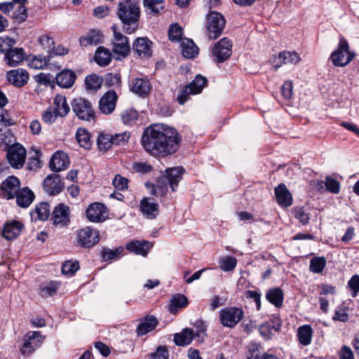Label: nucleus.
<instances>
[{"label": "nucleus", "mask_w": 359, "mask_h": 359, "mask_svg": "<svg viewBox=\"0 0 359 359\" xmlns=\"http://www.w3.org/2000/svg\"><path fill=\"white\" fill-rule=\"evenodd\" d=\"M53 224L65 225L69 222V208L64 203L57 205L52 212Z\"/></svg>", "instance_id": "aec40b11"}, {"label": "nucleus", "mask_w": 359, "mask_h": 359, "mask_svg": "<svg viewBox=\"0 0 359 359\" xmlns=\"http://www.w3.org/2000/svg\"><path fill=\"white\" fill-rule=\"evenodd\" d=\"M95 61L100 66H107L111 62L110 51L102 47H99L95 54Z\"/></svg>", "instance_id": "4c0bfd02"}, {"label": "nucleus", "mask_w": 359, "mask_h": 359, "mask_svg": "<svg viewBox=\"0 0 359 359\" xmlns=\"http://www.w3.org/2000/svg\"><path fill=\"white\" fill-rule=\"evenodd\" d=\"M103 79L101 76L95 74H90L86 78V88L89 90H96L101 88Z\"/></svg>", "instance_id": "49530a36"}, {"label": "nucleus", "mask_w": 359, "mask_h": 359, "mask_svg": "<svg viewBox=\"0 0 359 359\" xmlns=\"http://www.w3.org/2000/svg\"><path fill=\"white\" fill-rule=\"evenodd\" d=\"M274 191L277 202L280 205L288 207L292 205V194L284 184H280L275 188Z\"/></svg>", "instance_id": "b1692460"}, {"label": "nucleus", "mask_w": 359, "mask_h": 359, "mask_svg": "<svg viewBox=\"0 0 359 359\" xmlns=\"http://www.w3.org/2000/svg\"><path fill=\"white\" fill-rule=\"evenodd\" d=\"M73 111L83 121H90L95 116V111L92 104L83 97L74 98L72 102Z\"/></svg>", "instance_id": "423d86ee"}, {"label": "nucleus", "mask_w": 359, "mask_h": 359, "mask_svg": "<svg viewBox=\"0 0 359 359\" xmlns=\"http://www.w3.org/2000/svg\"><path fill=\"white\" fill-rule=\"evenodd\" d=\"M182 54L187 58H193L198 53V48L194 42L189 39L182 41Z\"/></svg>", "instance_id": "72a5a7b5"}, {"label": "nucleus", "mask_w": 359, "mask_h": 359, "mask_svg": "<svg viewBox=\"0 0 359 359\" xmlns=\"http://www.w3.org/2000/svg\"><path fill=\"white\" fill-rule=\"evenodd\" d=\"M76 139L81 147L88 149L91 147L90 135L87 130L79 128L76 133Z\"/></svg>", "instance_id": "ea45409f"}, {"label": "nucleus", "mask_w": 359, "mask_h": 359, "mask_svg": "<svg viewBox=\"0 0 359 359\" xmlns=\"http://www.w3.org/2000/svg\"><path fill=\"white\" fill-rule=\"evenodd\" d=\"M112 137V143L113 145H124L126 144L128 140L130 139V133L126 131L121 133H116L114 135H111Z\"/></svg>", "instance_id": "5fc2aeb1"}, {"label": "nucleus", "mask_w": 359, "mask_h": 359, "mask_svg": "<svg viewBox=\"0 0 359 359\" xmlns=\"http://www.w3.org/2000/svg\"><path fill=\"white\" fill-rule=\"evenodd\" d=\"M117 15L123 24L128 34L137 29V22L140 16V8L135 1L126 0L118 4Z\"/></svg>", "instance_id": "f03ea898"}, {"label": "nucleus", "mask_w": 359, "mask_h": 359, "mask_svg": "<svg viewBox=\"0 0 359 359\" xmlns=\"http://www.w3.org/2000/svg\"><path fill=\"white\" fill-rule=\"evenodd\" d=\"M7 79L16 87H22L29 80V73L26 69L18 68L9 71L7 73Z\"/></svg>", "instance_id": "6ab92c4d"}, {"label": "nucleus", "mask_w": 359, "mask_h": 359, "mask_svg": "<svg viewBox=\"0 0 359 359\" xmlns=\"http://www.w3.org/2000/svg\"><path fill=\"white\" fill-rule=\"evenodd\" d=\"M102 35L99 31L91 30L87 35L81 37L80 43L82 46L97 45L101 41Z\"/></svg>", "instance_id": "a19ab883"}, {"label": "nucleus", "mask_w": 359, "mask_h": 359, "mask_svg": "<svg viewBox=\"0 0 359 359\" xmlns=\"http://www.w3.org/2000/svg\"><path fill=\"white\" fill-rule=\"evenodd\" d=\"M140 210L147 219H155L158 213V204L153 198H144L140 201Z\"/></svg>", "instance_id": "a211bd4d"}, {"label": "nucleus", "mask_w": 359, "mask_h": 359, "mask_svg": "<svg viewBox=\"0 0 359 359\" xmlns=\"http://www.w3.org/2000/svg\"><path fill=\"white\" fill-rule=\"evenodd\" d=\"M194 336L192 330L186 328L182 332L174 335V341L177 346H187L192 341Z\"/></svg>", "instance_id": "473e14b6"}, {"label": "nucleus", "mask_w": 359, "mask_h": 359, "mask_svg": "<svg viewBox=\"0 0 359 359\" xmlns=\"http://www.w3.org/2000/svg\"><path fill=\"white\" fill-rule=\"evenodd\" d=\"M44 339L40 332H29L25 337V342L21 348L23 355H29L39 347Z\"/></svg>", "instance_id": "ddd939ff"}, {"label": "nucleus", "mask_w": 359, "mask_h": 359, "mask_svg": "<svg viewBox=\"0 0 359 359\" xmlns=\"http://www.w3.org/2000/svg\"><path fill=\"white\" fill-rule=\"evenodd\" d=\"M57 116H59V115L57 114L54 109L52 110L51 108L47 109L42 114V119L46 123H53Z\"/></svg>", "instance_id": "0e129e2a"}, {"label": "nucleus", "mask_w": 359, "mask_h": 359, "mask_svg": "<svg viewBox=\"0 0 359 359\" xmlns=\"http://www.w3.org/2000/svg\"><path fill=\"white\" fill-rule=\"evenodd\" d=\"M158 324L157 319L154 316L145 318L137 327V333L140 335H144L155 329Z\"/></svg>", "instance_id": "c85d7f7f"}, {"label": "nucleus", "mask_w": 359, "mask_h": 359, "mask_svg": "<svg viewBox=\"0 0 359 359\" xmlns=\"http://www.w3.org/2000/svg\"><path fill=\"white\" fill-rule=\"evenodd\" d=\"M182 141L177 130L164 124H155L147 128L142 136L143 148L150 155L166 157L175 154Z\"/></svg>", "instance_id": "f257e3e1"}, {"label": "nucleus", "mask_w": 359, "mask_h": 359, "mask_svg": "<svg viewBox=\"0 0 359 359\" xmlns=\"http://www.w3.org/2000/svg\"><path fill=\"white\" fill-rule=\"evenodd\" d=\"M6 58L10 66L18 65L24 59V50L17 48L11 49L6 54Z\"/></svg>", "instance_id": "e433bc0d"}, {"label": "nucleus", "mask_w": 359, "mask_h": 359, "mask_svg": "<svg viewBox=\"0 0 359 359\" xmlns=\"http://www.w3.org/2000/svg\"><path fill=\"white\" fill-rule=\"evenodd\" d=\"M311 217V214L306 209L298 208L295 210V218L303 225L309 224Z\"/></svg>", "instance_id": "864d4df0"}, {"label": "nucleus", "mask_w": 359, "mask_h": 359, "mask_svg": "<svg viewBox=\"0 0 359 359\" xmlns=\"http://www.w3.org/2000/svg\"><path fill=\"white\" fill-rule=\"evenodd\" d=\"M243 309L238 307H226L219 311V321L226 327H234L243 318Z\"/></svg>", "instance_id": "39448f33"}, {"label": "nucleus", "mask_w": 359, "mask_h": 359, "mask_svg": "<svg viewBox=\"0 0 359 359\" xmlns=\"http://www.w3.org/2000/svg\"><path fill=\"white\" fill-rule=\"evenodd\" d=\"M169 39L172 41H179L182 36V29L177 24L172 25L168 30Z\"/></svg>", "instance_id": "6e6d98bb"}, {"label": "nucleus", "mask_w": 359, "mask_h": 359, "mask_svg": "<svg viewBox=\"0 0 359 359\" xmlns=\"http://www.w3.org/2000/svg\"><path fill=\"white\" fill-rule=\"evenodd\" d=\"M212 54L217 62H222L231 55V43L227 38L222 39L212 49Z\"/></svg>", "instance_id": "9b49d317"}, {"label": "nucleus", "mask_w": 359, "mask_h": 359, "mask_svg": "<svg viewBox=\"0 0 359 359\" xmlns=\"http://www.w3.org/2000/svg\"><path fill=\"white\" fill-rule=\"evenodd\" d=\"M313 336V329L309 325L300 326L297 330V337L300 344L307 346L311 344Z\"/></svg>", "instance_id": "c9c22d12"}, {"label": "nucleus", "mask_w": 359, "mask_h": 359, "mask_svg": "<svg viewBox=\"0 0 359 359\" xmlns=\"http://www.w3.org/2000/svg\"><path fill=\"white\" fill-rule=\"evenodd\" d=\"M12 17L17 22L21 23L27 18V11L23 4H16Z\"/></svg>", "instance_id": "603ef678"}, {"label": "nucleus", "mask_w": 359, "mask_h": 359, "mask_svg": "<svg viewBox=\"0 0 359 359\" xmlns=\"http://www.w3.org/2000/svg\"><path fill=\"white\" fill-rule=\"evenodd\" d=\"M38 42L41 44L43 49L48 53L53 50L54 41L51 37L48 35H42L38 39Z\"/></svg>", "instance_id": "4d7b16f0"}, {"label": "nucleus", "mask_w": 359, "mask_h": 359, "mask_svg": "<svg viewBox=\"0 0 359 359\" xmlns=\"http://www.w3.org/2000/svg\"><path fill=\"white\" fill-rule=\"evenodd\" d=\"M16 198V203L18 206L26 208H28L34 201L35 195L34 192L28 187H23L19 189V191L15 196Z\"/></svg>", "instance_id": "4be33fe9"}, {"label": "nucleus", "mask_w": 359, "mask_h": 359, "mask_svg": "<svg viewBox=\"0 0 359 359\" xmlns=\"http://www.w3.org/2000/svg\"><path fill=\"white\" fill-rule=\"evenodd\" d=\"M23 226V224L19 221L7 222L2 228L1 235L8 241L13 240L19 236Z\"/></svg>", "instance_id": "f3484780"}, {"label": "nucleus", "mask_w": 359, "mask_h": 359, "mask_svg": "<svg viewBox=\"0 0 359 359\" xmlns=\"http://www.w3.org/2000/svg\"><path fill=\"white\" fill-rule=\"evenodd\" d=\"M105 83L109 87H118L121 83V76L118 74L109 73L106 75Z\"/></svg>", "instance_id": "052dcab7"}, {"label": "nucleus", "mask_w": 359, "mask_h": 359, "mask_svg": "<svg viewBox=\"0 0 359 359\" xmlns=\"http://www.w3.org/2000/svg\"><path fill=\"white\" fill-rule=\"evenodd\" d=\"M88 219L92 222H102L107 217V208L101 203L90 204L86 210Z\"/></svg>", "instance_id": "9d476101"}, {"label": "nucleus", "mask_w": 359, "mask_h": 359, "mask_svg": "<svg viewBox=\"0 0 359 359\" xmlns=\"http://www.w3.org/2000/svg\"><path fill=\"white\" fill-rule=\"evenodd\" d=\"M188 304V299L181 294L174 295L170 304L169 310L171 313H175L178 309L185 307Z\"/></svg>", "instance_id": "79ce46f5"}, {"label": "nucleus", "mask_w": 359, "mask_h": 359, "mask_svg": "<svg viewBox=\"0 0 359 359\" xmlns=\"http://www.w3.org/2000/svg\"><path fill=\"white\" fill-rule=\"evenodd\" d=\"M183 172L184 169L182 167L166 169L165 173L158 179L152 194L156 196H165L168 192V187H170L174 191L175 190V187L182 180Z\"/></svg>", "instance_id": "7ed1b4c3"}, {"label": "nucleus", "mask_w": 359, "mask_h": 359, "mask_svg": "<svg viewBox=\"0 0 359 359\" xmlns=\"http://www.w3.org/2000/svg\"><path fill=\"white\" fill-rule=\"evenodd\" d=\"M99 239L98 231L89 226L81 229L78 233V243L82 247H92L99 242Z\"/></svg>", "instance_id": "f8f14e48"}, {"label": "nucleus", "mask_w": 359, "mask_h": 359, "mask_svg": "<svg viewBox=\"0 0 359 359\" xmlns=\"http://www.w3.org/2000/svg\"><path fill=\"white\" fill-rule=\"evenodd\" d=\"M206 83V78L201 74H198L193 81L187 85V88H189L190 93H192L193 95H196L202 91Z\"/></svg>", "instance_id": "58836bf2"}, {"label": "nucleus", "mask_w": 359, "mask_h": 359, "mask_svg": "<svg viewBox=\"0 0 359 359\" xmlns=\"http://www.w3.org/2000/svg\"><path fill=\"white\" fill-rule=\"evenodd\" d=\"M247 348V359H261L262 346L260 344L252 341L248 344Z\"/></svg>", "instance_id": "c03bdc74"}, {"label": "nucleus", "mask_w": 359, "mask_h": 359, "mask_svg": "<svg viewBox=\"0 0 359 359\" xmlns=\"http://www.w3.org/2000/svg\"><path fill=\"white\" fill-rule=\"evenodd\" d=\"M15 41L13 39L9 37H0V51L6 53V54L11 50V46L15 44Z\"/></svg>", "instance_id": "680f3d73"}, {"label": "nucleus", "mask_w": 359, "mask_h": 359, "mask_svg": "<svg viewBox=\"0 0 359 359\" xmlns=\"http://www.w3.org/2000/svg\"><path fill=\"white\" fill-rule=\"evenodd\" d=\"M112 137L109 134H100L97 140V147L100 151L106 152L113 146Z\"/></svg>", "instance_id": "37998d69"}, {"label": "nucleus", "mask_w": 359, "mask_h": 359, "mask_svg": "<svg viewBox=\"0 0 359 359\" xmlns=\"http://www.w3.org/2000/svg\"><path fill=\"white\" fill-rule=\"evenodd\" d=\"M26 150L20 144L11 146L7 153V158L11 165L15 168L22 167L25 161Z\"/></svg>", "instance_id": "6e6552de"}, {"label": "nucleus", "mask_w": 359, "mask_h": 359, "mask_svg": "<svg viewBox=\"0 0 359 359\" xmlns=\"http://www.w3.org/2000/svg\"><path fill=\"white\" fill-rule=\"evenodd\" d=\"M325 187L328 191L333 194H337L339 191V182L330 177H326Z\"/></svg>", "instance_id": "e2e57ef3"}, {"label": "nucleus", "mask_w": 359, "mask_h": 359, "mask_svg": "<svg viewBox=\"0 0 359 359\" xmlns=\"http://www.w3.org/2000/svg\"><path fill=\"white\" fill-rule=\"evenodd\" d=\"M283 292L279 287L271 288L266 294V299L276 307H280L283 305Z\"/></svg>", "instance_id": "c756f323"}, {"label": "nucleus", "mask_w": 359, "mask_h": 359, "mask_svg": "<svg viewBox=\"0 0 359 359\" xmlns=\"http://www.w3.org/2000/svg\"><path fill=\"white\" fill-rule=\"evenodd\" d=\"M326 264L324 257H313L310 261L309 269L311 271L320 273L323 271Z\"/></svg>", "instance_id": "09e8293b"}, {"label": "nucleus", "mask_w": 359, "mask_h": 359, "mask_svg": "<svg viewBox=\"0 0 359 359\" xmlns=\"http://www.w3.org/2000/svg\"><path fill=\"white\" fill-rule=\"evenodd\" d=\"M151 42L145 38H138L133 43V49L142 57L150 56L151 54Z\"/></svg>", "instance_id": "cd10ccee"}, {"label": "nucleus", "mask_w": 359, "mask_h": 359, "mask_svg": "<svg viewBox=\"0 0 359 359\" xmlns=\"http://www.w3.org/2000/svg\"><path fill=\"white\" fill-rule=\"evenodd\" d=\"M220 269L224 271H233L237 264V260L235 257L227 256L219 261Z\"/></svg>", "instance_id": "de8ad7c7"}, {"label": "nucleus", "mask_w": 359, "mask_h": 359, "mask_svg": "<svg viewBox=\"0 0 359 359\" xmlns=\"http://www.w3.org/2000/svg\"><path fill=\"white\" fill-rule=\"evenodd\" d=\"M70 163L68 155L63 152L57 151L52 156L49 165L50 168L54 172H60L66 170Z\"/></svg>", "instance_id": "dca6fc26"}, {"label": "nucleus", "mask_w": 359, "mask_h": 359, "mask_svg": "<svg viewBox=\"0 0 359 359\" xmlns=\"http://www.w3.org/2000/svg\"><path fill=\"white\" fill-rule=\"evenodd\" d=\"M20 185V181L17 177L13 175L8 177L1 185L2 195L6 199L14 198Z\"/></svg>", "instance_id": "4468645a"}, {"label": "nucleus", "mask_w": 359, "mask_h": 359, "mask_svg": "<svg viewBox=\"0 0 359 359\" xmlns=\"http://www.w3.org/2000/svg\"><path fill=\"white\" fill-rule=\"evenodd\" d=\"M59 287L57 283L51 282L41 289V295L42 297H49L53 295Z\"/></svg>", "instance_id": "bf43d9fd"}, {"label": "nucleus", "mask_w": 359, "mask_h": 359, "mask_svg": "<svg viewBox=\"0 0 359 359\" xmlns=\"http://www.w3.org/2000/svg\"><path fill=\"white\" fill-rule=\"evenodd\" d=\"M348 286L352 291V297H355L359 292V276L354 275L348 281Z\"/></svg>", "instance_id": "774afa93"}, {"label": "nucleus", "mask_w": 359, "mask_h": 359, "mask_svg": "<svg viewBox=\"0 0 359 359\" xmlns=\"http://www.w3.org/2000/svg\"><path fill=\"white\" fill-rule=\"evenodd\" d=\"M138 112L133 109H127L122 111L121 117L126 125L132 126L135 124L138 118Z\"/></svg>", "instance_id": "a18cd8bd"}, {"label": "nucleus", "mask_w": 359, "mask_h": 359, "mask_svg": "<svg viewBox=\"0 0 359 359\" xmlns=\"http://www.w3.org/2000/svg\"><path fill=\"white\" fill-rule=\"evenodd\" d=\"M144 6L154 13H158L164 8L163 0H144Z\"/></svg>", "instance_id": "3c124183"}, {"label": "nucleus", "mask_w": 359, "mask_h": 359, "mask_svg": "<svg viewBox=\"0 0 359 359\" xmlns=\"http://www.w3.org/2000/svg\"><path fill=\"white\" fill-rule=\"evenodd\" d=\"M117 95L114 90L105 93L99 102V109L104 114H111L116 107Z\"/></svg>", "instance_id": "2eb2a0df"}, {"label": "nucleus", "mask_w": 359, "mask_h": 359, "mask_svg": "<svg viewBox=\"0 0 359 359\" xmlns=\"http://www.w3.org/2000/svg\"><path fill=\"white\" fill-rule=\"evenodd\" d=\"M280 328L279 323L273 322H267L261 325L259 327V334L265 339H270L274 332L278 331Z\"/></svg>", "instance_id": "f704fd0d"}, {"label": "nucleus", "mask_w": 359, "mask_h": 359, "mask_svg": "<svg viewBox=\"0 0 359 359\" xmlns=\"http://www.w3.org/2000/svg\"><path fill=\"white\" fill-rule=\"evenodd\" d=\"M300 61V57L296 52L283 51L279 53L275 60L274 69L276 70L282 64L296 65Z\"/></svg>", "instance_id": "393cba45"}, {"label": "nucleus", "mask_w": 359, "mask_h": 359, "mask_svg": "<svg viewBox=\"0 0 359 359\" xmlns=\"http://www.w3.org/2000/svg\"><path fill=\"white\" fill-rule=\"evenodd\" d=\"M225 25L223 15L217 12L212 11L207 18L206 27L209 32V37L217 39L222 34Z\"/></svg>", "instance_id": "0eeeda50"}, {"label": "nucleus", "mask_w": 359, "mask_h": 359, "mask_svg": "<svg viewBox=\"0 0 359 359\" xmlns=\"http://www.w3.org/2000/svg\"><path fill=\"white\" fill-rule=\"evenodd\" d=\"M75 79L76 75L71 70H64L55 77L57 85L65 88H70L74 84Z\"/></svg>", "instance_id": "a878e982"}, {"label": "nucleus", "mask_w": 359, "mask_h": 359, "mask_svg": "<svg viewBox=\"0 0 359 359\" xmlns=\"http://www.w3.org/2000/svg\"><path fill=\"white\" fill-rule=\"evenodd\" d=\"M130 90L140 96L147 95L151 90V84L148 79L135 78L130 82Z\"/></svg>", "instance_id": "5701e85b"}, {"label": "nucleus", "mask_w": 359, "mask_h": 359, "mask_svg": "<svg viewBox=\"0 0 359 359\" xmlns=\"http://www.w3.org/2000/svg\"><path fill=\"white\" fill-rule=\"evenodd\" d=\"M54 109L59 116L64 117L69 111V107L67 104L66 97L61 95H57L53 101Z\"/></svg>", "instance_id": "2f4dec72"}, {"label": "nucleus", "mask_w": 359, "mask_h": 359, "mask_svg": "<svg viewBox=\"0 0 359 359\" xmlns=\"http://www.w3.org/2000/svg\"><path fill=\"white\" fill-rule=\"evenodd\" d=\"M132 168L135 172L141 173H147L151 170V167L145 162H135Z\"/></svg>", "instance_id": "338daca9"}, {"label": "nucleus", "mask_w": 359, "mask_h": 359, "mask_svg": "<svg viewBox=\"0 0 359 359\" xmlns=\"http://www.w3.org/2000/svg\"><path fill=\"white\" fill-rule=\"evenodd\" d=\"M44 190L50 195L58 194L62 188L60 176L57 174H52L47 176L43 183Z\"/></svg>", "instance_id": "412c9836"}, {"label": "nucleus", "mask_w": 359, "mask_h": 359, "mask_svg": "<svg viewBox=\"0 0 359 359\" xmlns=\"http://www.w3.org/2000/svg\"><path fill=\"white\" fill-rule=\"evenodd\" d=\"M114 29V40L112 50L114 53L118 55V57H125L130 53V45L128 38L116 31L114 27H112Z\"/></svg>", "instance_id": "1a4fd4ad"}, {"label": "nucleus", "mask_w": 359, "mask_h": 359, "mask_svg": "<svg viewBox=\"0 0 359 359\" xmlns=\"http://www.w3.org/2000/svg\"><path fill=\"white\" fill-rule=\"evenodd\" d=\"M49 59L45 56L39 55L33 57L30 62V67L34 69H43L48 62Z\"/></svg>", "instance_id": "13d9d810"}, {"label": "nucleus", "mask_w": 359, "mask_h": 359, "mask_svg": "<svg viewBox=\"0 0 359 359\" xmlns=\"http://www.w3.org/2000/svg\"><path fill=\"white\" fill-rule=\"evenodd\" d=\"M50 215L49 205L47 203H41L38 204L34 210L31 212L32 219L46 220Z\"/></svg>", "instance_id": "7c9ffc66"}, {"label": "nucleus", "mask_w": 359, "mask_h": 359, "mask_svg": "<svg viewBox=\"0 0 359 359\" xmlns=\"http://www.w3.org/2000/svg\"><path fill=\"white\" fill-rule=\"evenodd\" d=\"M79 269L77 261H67L62 266V273L64 275L72 276Z\"/></svg>", "instance_id": "8fccbe9b"}, {"label": "nucleus", "mask_w": 359, "mask_h": 359, "mask_svg": "<svg viewBox=\"0 0 359 359\" xmlns=\"http://www.w3.org/2000/svg\"><path fill=\"white\" fill-rule=\"evenodd\" d=\"M126 248L129 251L140 255L142 256H147L148 251L151 248V245L147 241H134L128 243L126 245Z\"/></svg>", "instance_id": "bb28decb"}, {"label": "nucleus", "mask_w": 359, "mask_h": 359, "mask_svg": "<svg viewBox=\"0 0 359 359\" xmlns=\"http://www.w3.org/2000/svg\"><path fill=\"white\" fill-rule=\"evenodd\" d=\"M151 359H168V351L165 346H160L151 354Z\"/></svg>", "instance_id": "69168bd1"}, {"label": "nucleus", "mask_w": 359, "mask_h": 359, "mask_svg": "<svg viewBox=\"0 0 359 359\" xmlns=\"http://www.w3.org/2000/svg\"><path fill=\"white\" fill-rule=\"evenodd\" d=\"M355 53L349 50L348 41L344 38L339 40L338 48L330 55L332 64L336 67H345L354 58Z\"/></svg>", "instance_id": "20e7f679"}]
</instances>
